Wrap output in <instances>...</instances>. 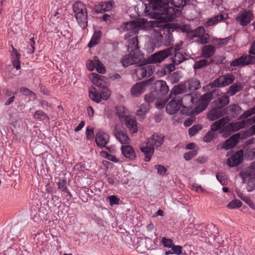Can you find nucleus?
Here are the masks:
<instances>
[{
  "label": "nucleus",
  "mask_w": 255,
  "mask_h": 255,
  "mask_svg": "<svg viewBox=\"0 0 255 255\" xmlns=\"http://www.w3.org/2000/svg\"><path fill=\"white\" fill-rule=\"evenodd\" d=\"M94 61L96 64L95 68L97 71L100 73H104L105 72V68L102 63L99 60L97 57H94Z\"/></svg>",
  "instance_id": "obj_43"
},
{
  "label": "nucleus",
  "mask_w": 255,
  "mask_h": 255,
  "mask_svg": "<svg viewBox=\"0 0 255 255\" xmlns=\"http://www.w3.org/2000/svg\"><path fill=\"white\" fill-rule=\"evenodd\" d=\"M242 203L241 201L238 199H235L230 202L227 205L229 209H236L241 207Z\"/></svg>",
  "instance_id": "obj_48"
},
{
  "label": "nucleus",
  "mask_w": 255,
  "mask_h": 255,
  "mask_svg": "<svg viewBox=\"0 0 255 255\" xmlns=\"http://www.w3.org/2000/svg\"><path fill=\"white\" fill-rule=\"evenodd\" d=\"M86 135L88 139L91 140L93 139L94 136L93 129L90 128L89 127H87L86 131Z\"/></svg>",
  "instance_id": "obj_58"
},
{
  "label": "nucleus",
  "mask_w": 255,
  "mask_h": 255,
  "mask_svg": "<svg viewBox=\"0 0 255 255\" xmlns=\"http://www.w3.org/2000/svg\"><path fill=\"white\" fill-rule=\"evenodd\" d=\"M212 62V60L201 59L195 62L194 69H200L205 66L208 65Z\"/></svg>",
  "instance_id": "obj_44"
},
{
  "label": "nucleus",
  "mask_w": 255,
  "mask_h": 255,
  "mask_svg": "<svg viewBox=\"0 0 255 255\" xmlns=\"http://www.w3.org/2000/svg\"><path fill=\"white\" fill-rule=\"evenodd\" d=\"M101 33L100 31L95 32L90 41L88 43V47H92L97 44L101 38Z\"/></svg>",
  "instance_id": "obj_37"
},
{
  "label": "nucleus",
  "mask_w": 255,
  "mask_h": 255,
  "mask_svg": "<svg viewBox=\"0 0 255 255\" xmlns=\"http://www.w3.org/2000/svg\"><path fill=\"white\" fill-rule=\"evenodd\" d=\"M228 40L227 38H223V39H218V38H214L213 43L216 45L219 46H222L223 45H225L227 43Z\"/></svg>",
  "instance_id": "obj_56"
},
{
  "label": "nucleus",
  "mask_w": 255,
  "mask_h": 255,
  "mask_svg": "<svg viewBox=\"0 0 255 255\" xmlns=\"http://www.w3.org/2000/svg\"><path fill=\"white\" fill-rule=\"evenodd\" d=\"M215 50V47L212 45H205L202 49V55L204 58H210L214 55Z\"/></svg>",
  "instance_id": "obj_27"
},
{
  "label": "nucleus",
  "mask_w": 255,
  "mask_h": 255,
  "mask_svg": "<svg viewBox=\"0 0 255 255\" xmlns=\"http://www.w3.org/2000/svg\"><path fill=\"white\" fill-rule=\"evenodd\" d=\"M125 124L130 132L135 133L137 131V123L136 120L129 116H126Z\"/></svg>",
  "instance_id": "obj_20"
},
{
  "label": "nucleus",
  "mask_w": 255,
  "mask_h": 255,
  "mask_svg": "<svg viewBox=\"0 0 255 255\" xmlns=\"http://www.w3.org/2000/svg\"><path fill=\"white\" fill-rule=\"evenodd\" d=\"M241 110V107L236 104L230 105L227 108V111L231 113V115L233 116L239 115L240 113Z\"/></svg>",
  "instance_id": "obj_40"
},
{
  "label": "nucleus",
  "mask_w": 255,
  "mask_h": 255,
  "mask_svg": "<svg viewBox=\"0 0 255 255\" xmlns=\"http://www.w3.org/2000/svg\"><path fill=\"white\" fill-rule=\"evenodd\" d=\"M89 96L92 100L96 103H98L101 101V96L99 93L98 91L96 90L90 91Z\"/></svg>",
  "instance_id": "obj_42"
},
{
  "label": "nucleus",
  "mask_w": 255,
  "mask_h": 255,
  "mask_svg": "<svg viewBox=\"0 0 255 255\" xmlns=\"http://www.w3.org/2000/svg\"><path fill=\"white\" fill-rule=\"evenodd\" d=\"M171 251L173 254L180 255L182 254V247L180 246H175L174 245L171 247Z\"/></svg>",
  "instance_id": "obj_55"
},
{
  "label": "nucleus",
  "mask_w": 255,
  "mask_h": 255,
  "mask_svg": "<svg viewBox=\"0 0 255 255\" xmlns=\"http://www.w3.org/2000/svg\"><path fill=\"white\" fill-rule=\"evenodd\" d=\"M197 154L196 150H192L187 153H185L184 155V158L186 160H189Z\"/></svg>",
  "instance_id": "obj_54"
},
{
  "label": "nucleus",
  "mask_w": 255,
  "mask_h": 255,
  "mask_svg": "<svg viewBox=\"0 0 255 255\" xmlns=\"http://www.w3.org/2000/svg\"><path fill=\"white\" fill-rule=\"evenodd\" d=\"M95 141L98 147L101 148L105 147L109 141V136L103 131L98 132L96 134Z\"/></svg>",
  "instance_id": "obj_17"
},
{
  "label": "nucleus",
  "mask_w": 255,
  "mask_h": 255,
  "mask_svg": "<svg viewBox=\"0 0 255 255\" xmlns=\"http://www.w3.org/2000/svg\"><path fill=\"white\" fill-rule=\"evenodd\" d=\"M225 114V109L216 106L209 111L207 118L210 121H213L222 117Z\"/></svg>",
  "instance_id": "obj_15"
},
{
  "label": "nucleus",
  "mask_w": 255,
  "mask_h": 255,
  "mask_svg": "<svg viewBox=\"0 0 255 255\" xmlns=\"http://www.w3.org/2000/svg\"><path fill=\"white\" fill-rule=\"evenodd\" d=\"M255 114V105L252 108L245 112L240 116V118H247Z\"/></svg>",
  "instance_id": "obj_50"
},
{
  "label": "nucleus",
  "mask_w": 255,
  "mask_h": 255,
  "mask_svg": "<svg viewBox=\"0 0 255 255\" xmlns=\"http://www.w3.org/2000/svg\"><path fill=\"white\" fill-rule=\"evenodd\" d=\"M244 85L242 83L236 82L231 85L227 92V93L230 96H233L238 92H240L244 88Z\"/></svg>",
  "instance_id": "obj_32"
},
{
  "label": "nucleus",
  "mask_w": 255,
  "mask_h": 255,
  "mask_svg": "<svg viewBox=\"0 0 255 255\" xmlns=\"http://www.w3.org/2000/svg\"><path fill=\"white\" fill-rule=\"evenodd\" d=\"M205 29L203 26H199L192 31V34L193 37L199 38L204 33Z\"/></svg>",
  "instance_id": "obj_46"
},
{
  "label": "nucleus",
  "mask_w": 255,
  "mask_h": 255,
  "mask_svg": "<svg viewBox=\"0 0 255 255\" xmlns=\"http://www.w3.org/2000/svg\"><path fill=\"white\" fill-rule=\"evenodd\" d=\"M108 198L111 205L119 204L120 199L116 195L108 196Z\"/></svg>",
  "instance_id": "obj_61"
},
{
  "label": "nucleus",
  "mask_w": 255,
  "mask_h": 255,
  "mask_svg": "<svg viewBox=\"0 0 255 255\" xmlns=\"http://www.w3.org/2000/svg\"><path fill=\"white\" fill-rule=\"evenodd\" d=\"M154 20L147 21L144 18H139L136 21H131L124 22L121 26V29L123 31H130L132 32H136L138 29H144L147 26L156 27L159 25L158 20L154 19Z\"/></svg>",
  "instance_id": "obj_2"
},
{
  "label": "nucleus",
  "mask_w": 255,
  "mask_h": 255,
  "mask_svg": "<svg viewBox=\"0 0 255 255\" xmlns=\"http://www.w3.org/2000/svg\"><path fill=\"white\" fill-rule=\"evenodd\" d=\"M162 244L164 247L171 248L174 244L173 241L170 239H167L166 237L162 238Z\"/></svg>",
  "instance_id": "obj_52"
},
{
  "label": "nucleus",
  "mask_w": 255,
  "mask_h": 255,
  "mask_svg": "<svg viewBox=\"0 0 255 255\" xmlns=\"http://www.w3.org/2000/svg\"><path fill=\"white\" fill-rule=\"evenodd\" d=\"M225 16H227L228 15L226 14H219L215 15L213 17L209 19L205 23V25L208 27L216 24L219 22L225 19Z\"/></svg>",
  "instance_id": "obj_31"
},
{
  "label": "nucleus",
  "mask_w": 255,
  "mask_h": 255,
  "mask_svg": "<svg viewBox=\"0 0 255 255\" xmlns=\"http://www.w3.org/2000/svg\"><path fill=\"white\" fill-rule=\"evenodd\" d=\"M33 117L34 119L39 120L40 121H44L48 120L49 118L44 112L41 110L36 111L34 114Z\"/></svg>",
  "instance_id": "obj_41"
},
{
  "label": "nucleus",
  "mask_w": 255,
  "mask_h": 255,
  "mask_svg": "<svg viewBox=\"0 0 255 255\" xmlns=\"http://www.w3.org/2000/svg\"><path fill=\"white\" fill-rule=\"evenodd\" d=\"M255 63V57L251 55H244L233 61L231 64L233 66H242Z\"/></svg>",
  "instance_id": "obj_13"
},
{
  "label": "nucleus",
  "mask_w": 255,
  "mask_h": 255,
  "mask_svg": "<svg viewBox=\"0 0 255 255\" xmlns=\"http://www.w3.org/2000/svg\"><path fill=\"white\" fill-rule=\"evenodd\" d=\"M12 56V63L13 66L14 68H15L17 70H19L20 69V54L18 52V51L13 47L12 52L11 54Z\"/></svg>",
  "instance_id": "obj_30"
},
{
  "label": "nucleus",
  "mask_w": 255,
  "mask_h": 255,
  "mask_svg": "<svg viewBox=\"0 0 255 255\" xmlns=\"http://www.w3.org/2000/svg\"><path fill=\"white\" fill-rule=\"evenodd\" d=\"M152 82V78H150L147 80L136 83L130 89L131 95L135 97L139 96L145 91L146 87Z\"/></svg>",
  "instance_id": "obj_8"
},
{
  "label": "nucleus",
  "mask_w": 255,
  "mask_h": 255,
  "mask_svg": "<svg viewBox=\"0 0 255 255\" xmlns=\"http://www.w3.org/2000/svg\"><path fill=\"white\" fill-rule=\"evenodd\" d=\"M202 127L200 125H194L189 129V134L192 136L194 135L198 131L201 130Z\"/></svg>",
  "instance_id": "obj_49"
},
{
  "label": "nucleus",
  "mask_w": 255,
  "mask_h": 255,
  "mask_svg": "<svg viewBox=\"0 0 255 255\" xmlns=\"http://www.w3.org/2000/svg\"><path fill=\"white\" fill-rule=\"evenodd\" d=\"M166 22H159L158 26H156V27H158L157 29H152L150 30L151 35L152 38L153 40L154 41V43L157 46L161 45L162 44H164V37L163 35L162 34L160 30L159 29V28L163 26L162 24V23H166Z\"/></svg>",
  "instance_id": "obj_14"
},
{
  "label": "nucleus",
  "mask_w": 255,
  "mask_h": 255,
  "mask_svg": "<svg viewBox=\"0 0 255 255\" xmlns=\"http://www.w3.org/2000/svg\"><path fill=\"white\" fill-rule=\"evenodd\" d=\"M159 98L158 96V92L157 91H154L149 94H146L144 96L145 101L148 103H152L156 99Z\"/></svg>",
  "instance_id": "obj_39"
},
{
  "label": "nucleus",
  "mask_w": 255,
  "mask_h": 255,
  "mask_svg": "<svg viewBox=\"0 0 255 255\" xmlns=\"http://www.w3.org/2000/svg\"><path fill=\"white\" fill-rule=\"evenodd\" d=\"M59 181L57 183L58 188L61 189L62 191H65L66 193L68 192V190L67 189L66 184L67 182L65 179H59Z\"/></svg>",
  "instance_id": "obj_51"
},
{
  "label": "nucleus",
  "mask_w": 255,
  "mask_h": 255,
  "mask_svg": "<svg viewBox=\"0 0 255 255\" xmlns=\"http://www.w3.org/2000/svg\"><path fill=\"white\" fill-rule=\"evenodd\" d=\"M170 98L172 99L166 105V111L169 114L173 115L179 110L183 103L180 96H172Z\"/></svg>",
  "instance_id": "obj_7"
},
{
  "label": "nucleus",
  "mask_w": 255,
  "mask_h": 255,
  "mask_svg": "<svg viewBox=\"0 0 255 255\" xmlns=\"http://www.w3.org/2000/svg\"><path fill=\"white\" fill-rule=\"evenodd\" d=\"M114 4V1L113 0L101 2L95 5V11L98 13H103L106 11H110L112 9Z\"/></svg>",
  "instance_id": "obj_19"
},
{
  "label": "nucleus",
  "mask_w": 255,
  "mask_h": 255,
  "mask_svg": "<svg viewBox=\"0 0 255 255\" xmlns=\"http://www.w3.org/2000/svg\"><path fill=\"white\" fill-rule=\"evenodd\" d=\"M140 58L135 51L130 52V53L125 55L122 59V63L124 67L129 65L139 64L140 62Z\"/></svg>",
  "instance_id": "obj_12"
},
{
  "label": "nucleus",
  "mask_w": 255,
  "mask_h": 255,
  "mask_svg": "<svg viewBox=\"0 0 255 255\" xmlns=\"http://www.w3.org/2000/svg\"><path fill=\"white\" fill-rule=\"evenodd\" d=\"M114 134L116 138L121 144H128L129 143L130 139L124 131L116 129Z\"/></svg>",
  "instance_id": "obj_22"
},
{
  "label": "nucleus",
  "mask_w": 255,
  "mask_h": 255,
  "mask_svg": "<svg viewBox=\"0 0 255 255\" xmlns=\"http://www.w3.org/2000/svg\"><path fill=\"white\" fill-rule=\"evenodd\" d=\"M235 79V76L232 74L222 75L213 82L212 86L215 87H225L232 83Z\"/></svg>",
  "instance_id": "obj_11"
},
{
  "label": "nucleus",
  "mask_w": 255,
  "mask_h": 255,
  "mask_svg": "<svg viewBox=\"0 0 255 255\" xmlns=\"http://www.w3.org/2000/svg\"><path fill=\"white\" fill-rule=\"evenodd\" d=\"M102 89L103 90L101 92V94H100L101 96V99L105 100H107L110 97V92L107 88H103Z\"/></svg>",
  "instance_id": "obj_60"
},
{
  "label": "nucleus",
  "mask_w": 255,
  "mask_h": 255,
  "mask_svg": "<svg viewBox=\"0 0 255 255\" xmlns=\"http://www.w3.org/2000/svg\"><path fill=\"white\" fill-rule=\"evenodd\" d=\"M92 82L97 86L103 88H105V77L97 73H92Z\"/></svg>",
  "instance_id": "obj_29"
},
{
  "label": "nucleus",
  "mask_w": 255,
  "mask_h": 255,
  "mask_svg": "<svg viewBox=\"0 0 255 255\" xmlns=\"http://www.w3.org/2000/svg\"><path fill=\"white\" fill-rule=\"evenodd\" d=\"M121 150L122 154L126 158L133 159L135 157V153L133 148L128 144L122 146Z\"/></svg>",
  "instance_id": "obj_24"
},
{
  "label": "nucleus",
  "mask_w": 255,
  "mask_h": 255,
  "mask_svg": "<svg viewBox=\"0 0 255 255\" xmlns=\"http://www.w3.org/2000/svg\"><path fill=\"white\" fill-rule=\"evenodd\" d=\"M240 138V135L239 133L233 135L225 141L223 144L222 148L228 150L235 147L239 142Z\"/></svg>",
  "instance_id": "obj_18"
},
{
  "label": "nucleus",
  "mask_w": 255,
  "mask_h": 255,
  "mask_svg": "<svg viewBox=\"0 0 255 255\" xmlns=\"http://www.w3.org/2000/svg\"><path fill=\"white\" fill-rule=\"evenodd\" d=\"M189 0H149L146 5L145 15L158 20L159 22L173 21L179 14V11L174 8L185 6Z\"/></svg>",
  "instance_id": "obj_1"
},
{
  "label": "nucleus",
  "mask_w": 255,
  "mask_h": 255,
  "mask_svg": "<svg viewBox=\"0 0 255 255\" xmlns=\"http://www.w3.org/2000/svg\"><path fill=\"white\" fill-rule=\"evenodd\" d=\"M181 100L183 104L184 103L189 107L196 104L198 101V98L194 93L185 95L183 98H181Z\"/></svg>",
  "instance_id": "obj_25"
},
{
  "label": "nucleus",
  "mask_w": 255,
  "mask_h": 255,
  "mask_svg": "<svg viewBox=\"0 0 255 255\" xmlns=\"http://www.w3.org/2000/svg\"><path fill=\"white\" fill-rule=\"evenodd\" d=\"M173 51H174L173 47H170L155 52L149 57V61L152 63H160L169 56L172 55Z\"/></svg>",
  "instance_id": "obj_6"
},
{
  "label": "nucleus",
  "mask_w": 255,
  "mask_h": 255,
  "mask_svg": "<svg viewBox=\"0 0 255 255\" xmlns=\"http://www.w3.org/2000/svg\"><path fill=\"white\" fill-rule=\"evenodd\" d=\"M228 123L229 122L219 129V133L222 134V136L224 138H227L231 133L237 131L247 126L246 121H242L236 123Z\"/></svg>",
  "instance_id": "obj_4"
},
{
  "label": "nucleus",
  "mask_w": 255,
  "mask_h": 255,
  "mask_svg": "<svg viewBox=\"0 0 255 255\" xmlns=\"http://www.w3.org/2000/svg\"><path fill=\"white\" fill-rule=\"evenodd\" d=\"M30 41H31L30 45V47L29 48H28L27 52L29 54H32V53H33L35 51V42L33 40V38H31Z\"/></svg>",
  "instance_id": "obj_63"
},
{
  "label": "nucleus",
  "mask_w": 255,
  "mask_h": 255,
  "mask_svg": "<svg viewBox=\"0 0 255 255\" xmlns=\"http://www.w3.org/2000/svg\"><path fill=\"white\" fill-rule=\"evenodd\" d=\"M75 16L81 28L84 29L87 26L88 21L87 13L82 12L80 14L75 15Z\"/></svg>",
  "instance_id": "obj_26"
},
{
  "label": "nucleus",
  "mask_w": 255,
  "mask_h": 255,
  "mask_svg": "<svg viewBox=\"0 0 255 255\" xmlns=\"http://www.w3.org/2000/svg\"><path fill=\"white\" fill-rule=\"evenodd\" d=\"M149 109V105L148 103L142 104L139 107V109L136 112L137 116H141L142 118H143Z\"/></svg>",
  "instance_id": "obj_38"
},
{
  "label": "nucleus",
  "mask_w": 255,
  "mask_h": 255,
  "mask_svg": "<svg viewBox=\"0 0 255 255\" xmlns=\"http://www.w3.org/2000/svg\"><path fill=\"white\" fill-rule=\"evenodd\" d=\"M104 153L105 154V155H106L105 157L107 159H108V160H111L113 162H118V160H117V159L116 158L115 156L112 155L110 153H108L107 152H104Z\"/></svg>",
  "instance_id": "obj_64"
},
{
  "label": "nucleus",
  "mask_w": 255,
  "mask_h": 255,
  "mask_svg": "<svg viewBox=\"0 0 255 255\" xmlns=\"http://www.w3.org/2000/svg\"><path fill=\"white\" fill-rule=\"evenodd\" d=\"M154 167L157 170L158 173L161 175H164L167 171L166 168L161 165H155Z\"/></svg>",
  "instance_id": "obj_59"
},
{
  "label": "nucleus",
  "mask_w": 255,
  "mask_h": 255,
  "mask_svg": "<svg viewBox=\"0 0 255 255\" xmlns=\"http://www.w3.org/2000/svg\"><path fill=\"white\" fill-rule=\"evenodd\" d=\"M127 109L125 108V107L120 106L117 107V115L121 119V120H122L123 118H125L127 113Z\"/></svg>",
  "instance_id": "obj_45"
},
{
  "label": "nucleus",
  "mask_w": 255,
  "mask_h": 255,
  "mask_svg": "<svg viewBox=\"0 0 255 255\" xmlns=\"http://www.w3.org/2000/svg\"><path fill=\"white\" fill-rule=\"evenodd\" d=\"M243 151L242 150L236 152L228 159L227 164L230 167L238 165L243 159Z\"/></svg>",
  "instance_id": "obj_16"
},
{
  "label": "nucleus",
  "mask_w": 255,
  "mask_h": 255,
  "mask_svg": "<svg viewBox=\"0 0 255 255\" xmlns=\"http://www.w3.org/2000/svg\"><path fill=\"white\" fill-rule=\"evenodd\" d=\"M229 97L227 95H224L218 99L216 103V106L223 108L225 106L229 104Z\"/></svg>",
  "instance_id": "obj_35"
},
{
  "label": "nucleus",
  "mask_w": 255,
  "mask_h": 255,
  "mask_svg": "<svg viewBox=\"0 0 255 255\" xmlns=\"http://www.w3.org/2000/svg\"><path fill=\"white\" fill-rule=\"evenodd\" d=\"M188 92L186 83L184 82L175 86L171 91L170 96L172 97L174 96H179V94H182Z\"/></svg>",
  "instance_id": "obj_21"
},
{
  "label": "nucleus",
  "mask_w": 255,
  "mask_h": 255,
  "mask_svg": "<svg viewBox=\"0 0 255 255\" xmlns=\"http://www.w3.org/2000/svg\"><path fill=\"white\" fill-rule=\"evenodd\" d=\"M75 15L82 12L87 13L86 6L80 1L75 2L73 5Z\"/></svg>",
  "instance_id": "obj_34"
},
{
  "label": "nucleus",
  "mask_w": 255,
  "mask_h": 255,
  "mask_svg": "<svg viewBox=\"0 0 255 255\" xmlns=\"http://www.w3.org/2000/svg\"><path fill=\"white\" fill-rule=\"evenodd\" d=\"M20 91L21 93H22L25 96H35L34 93H33L32 91H31L30 90L26 87H21L20 89Z\"/></svg>",
  "instance_id": "obj_57"
},
{
  "label": "nucleus",
  "mask_w": 255,
  "mask_h": 255,
  "mask_svg": "<svg viewBox=\"0 0 255 255\" xmlns=\"http://www.w3.org/2000/svg\"><path fill=\"white\" fill-rule=\"evenodd\" d=\"M196 42L201 44H205L210 42V35L205 32L200 37L198 38Z\"/></svg>",
  "instance_id": "obj_47"
},
{
  "label": "nucleus",
  "mask_w": 255,
  "mask_h": 255,
  "mask_svg": "<svg viewBox=\"0 0 255 255\" xmlns=\"http://www.w3.org/2000/svg\"><path fill=\"white\" fill-rule=\"evenodd\" d=\"M212 99V94L209 92L206 93L201 97L199 105L202 107V111L205 110L207 108Z\"/></svg>",
  "instance_id": "obj_33"
},
{
  "label": "nucleus",
  "mask_w": 255,
  "mask_h": 255,
  "mask_svg": "<svg viewBox=\"0 0 255 255\" xmlns=\"http://www.w3.org/2000/svg\"><path fill=\"white\" fill-rule=\"evenodd\" d=\"M188 91H194L199 89L201 87L199 81L195 78H191L185 81Z\"/></svg>",
  "instance_id": "obj_23"
},
{
  "label": "nucleus",
  "mask_w": 255,
  "mask_h": 255,
  "mask_svg": "<svg viewBox=\"0 0 255 255\" xmlns=\"http://www.w3.org/2000/svg\"><path fill=\"white\" fill-rule=\"evenodd\" d=\"M228 117H223L222 119L215 122L211 126L210 130L203 137V141L209 142L212 141L215 136V132L221 128L226 124L229 122Z\"/></svg>",
  "instance_id": "obj_5"
},
{
  "label": "nucleus",
  "mask_w": 255,
  "mask_h": 255,
  "mask_svg": "<svg viewBox=\"0 0 255 255\" xmlns=\"http://www.w3.org/2000/svg\"><path fill=\"white\" fill-rule=\"evenodd\" d=\"M154 71V67L152 65L139 66L135 70L134 74L137 80H141L146 77H150Z\"/></svg>",
  "instance_id": "obj_10"
},
{
  "label": "nucleus",
  "mask_w": 255,
  "mask_h": 255,
  "mask_svg": "<svg viewBox=\"0 0 255 255\" xmlns=\"http://www.w3.org/2000/svg\"><path fill=\"white\" fill-rule=\"evenodd\" d=\"M164 37V45H169L172 44L173 41V35L172 34L169 32H168L167 34L165 35Z\"/></svg>",
  "instance_id": "obj_53"
},
{
  "label": "nucleus",
  "mask_w": 255,
  "mask_h": 255,
  "mask_svg": "<svg viewBox=\"0 0 255 255\" xmlns=\"http://www.w3.org/2000/svg\"><path fill=\"white\" fill-rule=\"evenodd\" d=\"M164 140L163 135L157 134H153L148 139L146 146L140 148L141 151L144 153L145 161L148 162L150 160L154 153V147L160 146L163 144Z\"/></svg>",
  "instance_id": "obj_3"
},
{
  "label": "nucleus",
  "mask_w": 255,
  "mask_h": 255,
  "mask_svg": "<svg viewBox=\"0 0 255 255\" xmlns=\"http://www.w3.org/2000/svg\"><path fill=\"white\" fill-rule=\"evenodd\" d=\"M156 88L158 90L161 95L166 94L169 91L168 86L164 81L157 80L155 83Z\"/></svg>",
  "instance_id": "obj_28"
},
{
  "label": "nucleus",
  "mask_w": 255,
  "mask_h": 255,
  "mask_svg": "<svg viewBox=\"0 0 255 255\" xmlns=\"http://www.w3.org/2000/svg\"><path fill=\"white\" fill-rule=\"evenodd\" d=\"M174 56L172 57L173 63L174 65H178L186 59L184 55L182 52H174Z\"/></svg>",
  "instance_id": "obj_36"
},
{
  "label": "nucleus",
  "mask_w": 255,
  "mask_h": 255,
  "mask_svg": "<svg viewBox=\"0 0 255 255\" xmlns=\"http://www.w3.org/2000/svg\"><path fill=\"white\" fill-rule=\"evenodd\" d=\"M95 62L94 61V58L92 60H89L86 64L87 68L91 71L94 70L96 67Z\"/></svg>",
  "instance_id": "obj_62"
},
{
  "label": "nucleus",
  "mask_w": 255,
  "mask_h": 255,
  "mask_svg": "<svg viewBox=\"0 0 255 255\" xmlns=\"http://www.w3.org/2000/svg\"><path fill=\"white\" fill-rule=\"evenodd\" d=\"M254 13L250 10H244L240 12L236 19L242 26H246L254 19Z\"/></svg>",
  "instance_id": "obj_9"
}]
</instances>
